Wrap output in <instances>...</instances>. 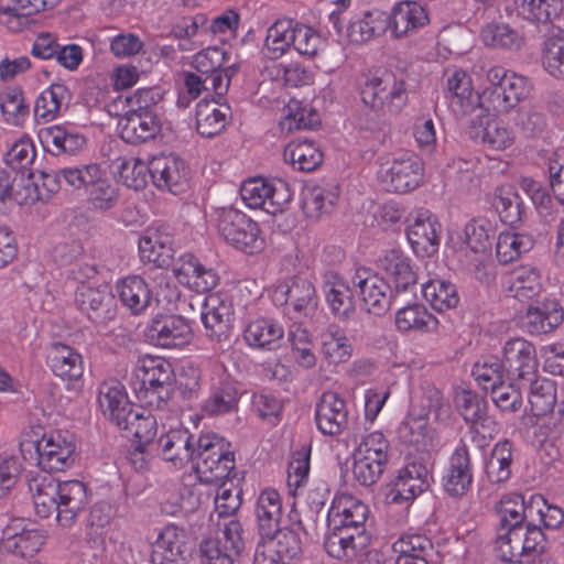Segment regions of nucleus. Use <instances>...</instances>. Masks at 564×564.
Masks as SVG:
<instances>
[{"instance_id":"nucleus-42","label":"nucleus","mask_w":564,"mask_h":564,"mask_svg":"<svg viewBox=\"0 0 564 564\" xmlns=\"http://www.w3.org/2000/svg\"><path fill=\"white\" fill-rule=\"evenodd\" d=\"M293 19H278L267 30L263 54L269 59H278L291 48Z\"/></svg>"},{"instance_id":"nucleus-63","label":"nucleus","mask_w":564,"mask_h":564,"mask_svg":"<svg viewBox=\"0 0 564 564\" xmlns=\"http://www.w3.org/2000/svg\"><path fill=\"white\" fill-rule=\"evenodd\" d=\"M105 171L97 163L64 167L65 185L87 193Z\"/></svg>"},{"instance_id":"nucleus-8","label":"nucleus","mask_w":564,"mask_h":564,"mask_svg":"<svg viewBox=\"0 0 564 564\" xmlns=\"http://www.w3.org/2000/svg\"><path fill=\"white\" fill-rule=\"evenodd\" d=\"M379 178L388 192L408 193L416 188L423 176V166L419 158L402 154L380 165Z\"/></svg>"},{"instance_id":"nucleus-6","label":"nucleus","mask_w":564,"mask_h":564,"mask_svg":"<svg viewBox=\"0 0 564 564\" xmlns=\"http://www.w3.org/2000/svg\"><path fill=\"white\" fill-rule=\"evenodd\" d=\"M217 215L218 234L235 248L254 253L262 247L259 227L246 214L235 208H220Z\"/></svg>"},{"instance_id":"nucleus-12","label":"nucleus","mask_w":564,"mask_h":564,"mask_svg":"<svg viewBox=\"0 0 564 564\" xmlns=\"http://www.w3.org/2000/svg\"><path fill=\"white\" fill-rule=\"evenodd\" d=\"M150 176L159 189L176 195L187 188L189 169L178 155L162 154L150 161Z\"/></svg>"},{"instance_id":"nucleus-29","label":"nucleus","mask_w":564,"mask_h":564,"mask_svg":"<svg viewBox=\"0 0 564 564\" xmlns=\"http://www.w3.org/2000/svg\"><path fill=\"white\" fill-rule=\"evenodd\" d=\"M393 550L399 553L395 564H431L436 555L432 541L422 534L401 536Z\"/></svg>"},{"instance_id":"nucleus-7","label":"nucleus","mask_w":564,"mask_h":564,"mask_svg":"<svg viewBox=\"0 0 564 564\" xmlns=\"http://www.w3.org/2000/svg\"><path fill=\"white\" fill-rule=\"evenodd\" d=\"M200 318L206 336L220 348L230 345L234 305L228 296L210 293L206 296Z\"/></svg>"},{"instance_id":"nucleus-58","label":"nucleus","mask_w":564,"mask_h":564,"mask_svg":"<svg viewBox=\"0 0 564 564\" xmlns=\"http://www.w3.org/2000/svg\"><path fill=\"white\" fill-rule=\"evenodd\" d=\"M465 241L475 253H482L491 248L495 228L490 220L478 217L465 226Z\"/></svg>"},{"instance_id":"nucleus-39","label":"nucleus","mask_w":564,"mask_h":564,"mask_svg":"<svg viewBox=\"0 0 564 564\" xmlns=\"http://www.w3.org/2000/svg\"><path fill=\"white\" fill-rule=\"evenodd\" d=\"M542 65L555 78H564V31L550 26L542 47Z\"/></svg>"},{"instance_id":"nucleus-52","label":"nucleus","mask_w":564,"mask_h":564,"mask_svg":"<svg viewBox=\"0 0 564 564\" xmlns=\"http://www.w3.org/2000/svg\"><path fill=\"white\" fill-rule=\"evenodd\" d=\"M435 325L434 316L421 304L408 305L395 314V326L401 332L430 330Z\"/></svg>"},{"instance_id":"nucleus-23","label":"nucleus","mask_w":564,"mask_h":564,"mask_svg":"<svg viewBox=\"0 0 564 564\" xmlns=\"http://www.w3.org/2000/svg\"><path fill=\"white\" fill-rule=\"evenodd\" d=\"M98 403L102 414L118 427L134 410L124 388L118 381L104 382L99 387Z\"/></svg>"},{"instance_id":"nucleus-25","label":"nucleus","mask_w":564,"mask_h":564,"mask_svg":"<svg viewBox=\"0 0 564 564\" xmlns=\"http://www.w3.org/2000/svg\"><path fill=\"white\" fill-rule=\"evenodd\" d=\"M231 117L230 106L213 98H204L196 106V129L206 138H213L220 133Z\"/></svg>"},{"instance_id":"nucleus-37","label":"nucleus","mask_w":564,"mask_h":564,"mask_svg":"<svg viewBox=\"0 0 564 564\" xmlns=\"http://www.w3.org/2000/svg\"><path fill=\"white\" fill-rule=\"evenodd\" d=\"M132 384L154 387L172 391L174 372L171 364L163 358H149L135 370Z\"/></svg>"},{"instance_id":"nucleus-20","label":"nucleus","mask_w":564,"mask_h":564,"mask_svg":"<svg viewBox=\"0 0 564 564\" xmlns=\"http://www.w3.org/2000/svg\"><path fill=\"white\" fill-rule=\"evenodd\" d=\"M161 120L156 111H127L120 118V138L130 144H140L154 139L161 131Z\"/></svg>"},{"instance_id":"nucleus-36","label":"nucleus","mask_w":564,"mask_h":564,"mask_svg":"<svg viewBox=\"0 0 564 564\" xmlns=\"http://www.w3.org/2000/svg\"><path fill=\"white\" fill-rule=\"evenodd\" d=\"M324 293L333 313L339 317H348L355 310V297L349 285L336 273L325 275Z\"/></svg>"},{"instance_id":"nucleus-30","label":"nucleus","mask_w":564,"mask_h":564,"mask_svg":"<svg viewBox=\"0 0 564 564\" xmlns=\"http://www.w3.org/2000/svg\"><path fill=\"white\" fill-rule=\"evenodd\" d=\"M48 365L57 377L78 383L84 373L83 357L74 348L62 343L52 345Z\"/></svg>"},{"instance_id":"nucleus-56","label":"nucleus","mask_w":564,"mask_h":564,"mask_svg":"<svg viewBox=\"0 0 564 564\" xmlns=\"http://www.w3.org/2000/svg\"><path fill=\"white\" fill-rule=\"evenodd\" d=\"M523 527H510L505 530L498 529L496 550L501 561L510 563L521 562L523 551Z\"/></svg>"},{"instance_id":"nucleus-35","label":"nucleus","mask_w":564,"mask_h":564,"mask_svg":"<svg viewBox=\"0 0 564 564\" xmlns=\"http://www.w3.org/2000/svg\"><path fill=\"white\" fill-rule=\"evenodd\" d=\"M491 205L500 220L511 227L522 223L525 215L521 196L510 185L499 186L495 189Z\"/></svg>"},{"instance_id":"nucleus-4","label":"nucleus","mask_w":564,"mask_h":564,"mask_svg":"<svg viewBox=\"0 0 564 564\" xmlns=\"http://www.w3.org/2000/svg\"><path fill=\"white\" fill-rule=\"evenodd\" d=\"M408 75L383 70L366 79L360 88L362 102L376 112L399 113L408 102Z\"/></svg>"},{"instance_id":"nucleus-13","label":"nucleus","mask_w":564,"mask_h":564,"mask_svg":"<svg viewBox=\"0 0 564 564\" xmlns=\"http://www.w3.org/2000/svg\"><path fill=\"white\" fill-rule=\"evenodd\" d=\"M432 474L427 467L419 462L405 465L387 494L391 503H402L413 500L429 489Z\"/></svg>"},{"instance_id":"nucleus-44","label":"nucleus","mask_w":564,"mask_h":564,"mask_svg":"<svg viewBox=\"0 0 564 564\" xmlns=\"http://www.w3.org/2000/svg\"><path fill=\"white\" fill-rule=\"evenodd\" d=\"M68 89L63 84H52L43 90L35 100L34 115L46 121L55 119L62 111L67 109Z\"/></svg>"},{"instance_id":"nucleus-9","label":"nucleus","mask_w":564,"mask_h":564,"mask_svg":"<svg viewBox=\"0 0 564 564\" xmlns=\"http://www.w3.org/2000/svg\"><path fill=\"white\" fill-rule=\"evenodd\" d=\"M501 360L509 381L533 380L538 372L535 347L522 337H514L505 343Z\"/></svg>"},{"instance_id":"nucleus-16","label":"nucleus","mask_w":564,"mask_h":564,"mask_svg":"<svg viewBox=\"0 0 564 564\" xmlns=\"http://www.w3.org/2000/svg\"><path fill=\"white\" fill-rule=\"evenodd\" d=\"M387 19V30L393 39L409 37L429 23L425 9L416 1H400L393 6Z\"/></svg>"},{"instance_id":"nucleus-38","label":"nucleus","mask_w":564,"mask_h":564,"mask_svg":"<svg viewBox=\"0 0 564 564\" xmlns=\"http://www.w3.org/2000/svg\"><path fill=\"white\" fill-rule=\"evenodd\" d=\"M368 507L351 495L343 494L333 499L327 517L334 519L335 523L366 524L368 519Z\"/></svg>"},{"instance_id":"nucleus-62","label":"nucleus","mask_w":564,"mask_h":564,"mask_svg":"<svg viewBox=\"0 0 564 564\" xmlns=\"http://www.w3.org/2000/svg\"><path fill=\"white\" fill-rule=\"evenodd\" d=\"M476 381L485 391H489L505 381L506 370L502 360L489 357L477 361L471 371Z\"/></svg>"},{"instance_id":"nucleus-34","label":"nucleus","mask_w":564,"mask_h":564,"mask_svg":"<svg viewBox=\"0 0 564 564\" xmlns=\"http://www.w3.org/2000/svg\"><path fill=\"white\" fill-rule=\"evenodd\" d=\"M39 137L54 155L62 153L75 154L83 150L86 139L83 134L75 132L65 126H51L43 128Z\"/></svg>"},{"instance_id":"nucleus-40","label":"nucleus","mask_w":564,"mask_h":564,"mask_svg":"<svg viewBox=\"0 0 564 564\" xmlns=\"http://www.w3.org/2000/svg\"><path fill=\"white\" fill-rule=\"evenodd\" d=\"M512 462V443L509 440L498 442L486 462L485 473L488 481L494 485L507 481L511 476Z\"/></svg>"},{"instance_id":"nucleus-49","label":"nucleus","mask_w":564,"mask_h":564,"mask_svg":"<svg viewBox=\"0 0 564 564\" xmlns=\"http://www.w3.org/2000/svg\"><path fill=\"white\" fill-rule=\"evenodd\" d=\"M509 291L519 301L531 300L542 291L540 272L533 267H520L512 271Z\"/></svg>"},{"instance_id":"nucleus-45","label":"nucleus","mask_w":564,"mask_h":564,"mask_svg":"<svg viewBox=\"0 0 564 564\" xmlns=\"http://www.w3.org/2000/svg\"><path fill=\"white\" fill-rule=\"evenodd\" d=\"M119 429L124 432L126 437H132L134 443L141 446L156 445L154 442L156 420L151 414L145 415L144 411L133 410Z\"/></svg>"},{"instance_id":"nucleus-10","label":"nucleus","mask_w":564,"mask_h":564,"mask_svg":"<svg viewBox=\"0 0 564 564\" xmlns=\"http://www.w3.org/2000/svg\"><path fill=\"white\" fill-rule=\"evenodd\" d=\"M149 343L163 348L180 347L188 343L192 337L189 322L175 314H158L145 328Z\"/></svg>"},{"instance_id":"nucleus-41","label":"nucleus","mask_w":564,"mask_h":564,"mask_svg":"<svg viewBox=\"0 0 564 564\" xmlns=\"http://www.w3.org/2000/svg\"><path fill=\"white\" fill-rule=\"evenodd\" d=\"M119 299L133 314L144 311L151 302V291L139 275L127 276L117 285Z\"/></svg>"},{"instance_id":"nucleus-59","label":"nucleus","mask_w":564,"mask_h":564,"mask_svg":"<svg viewBox=\"0 0 564 564\" xmlns=\"http://www.w3.org/2000/svg\"><path fill=\"white\" fill-rule=\"evenodd\" d=\"M117 173L123 184L135 191L147 186L148 175H150V162L147 164L138 158L123 159L116 161Z\"/></svg>"},{"instance_id":"nucleus-19","label":"nucleus","mask_w":564,"mask_h":564,"mask_svg":"<svg viewBox=\"0 0 564 564\" xmlns=\"http://www.w3.org/2000/svg\"><path fill=\"white\" fill-rule=\"evenodd\" d=\"M315 421L324 435L340 434L348 424V411L344 399L335 392H324L316 404Z\"/></svg>"},{"instance_id":"nucleus-57","label":"nucleus","mask_w":564,"mask_h":564,"mask_svg":"<svg viewBox=\"0 0 564 564\" xmlns=\"http://www.w3.org/2000/svg\"><path fill=\"white\" fill-rule=\"evenodd\" d=\"M239 391L234 383L224 382L214 388L205 401L203 411L208 415H219L236 410Z\"/></svg>"},{"instance_id":"nucleus-17","label":"nucleus","mask_w":564,"mask_h":564,"mask_svg":"<svg viewBox=\"0 0 564 564\" xmlns=\"http://www.w3.org/2000/svg\"><path fill=\"white\" fill-rule=\"evenodd\" d=\"M285 296L288 313L292 318L310 316L317 307V296L313 283L301 276H294L275 291Z\"/></svg>"},{"instance_id":"nucleus-15","label":"nucleus","mask_w":564,"mask_h":564,"mask_svg":"<svg viewBox=\"0 0 564 564\" xmlns=\"http://www.w3.org/2000/svg\"><path fill=\"white\" fill-rule=\"evenodd\" d=\"M75 303L93 323L106 326L116 316V302L107 289L82 285L77 289Z\"/></svg>"},{"instance_id":"nucleus-51","label":"nucleus","mask_w":564,"mask_h":564,"mask_svg":"<svg viewBox=\"0 0 564 564\" xmlns=\"http://www.w3.org/2000/svg\"><path fill=\"white\" fill-rule=\"evenodd\" d=\"M519 383L529 388V402L535 415L545 414L552 409L555 401V389L550 380L540 378L535 372L533 380H523Z\"/></svg>"},{"instance_id":"nucleus-27","label":"nucleus","mask_w":564,"mask_h":564,"mask_svg":"<svg viewBox=\"0 0 564 564\" xmlns=\"http://www.w3.org/2000/svg\"><path fill=\"white\" fill-rule=\"evenodd\" d=\"M473 482L471 464L466 444L457 447L449 458L444 489L453 497L467 492Z\"/></svg>"},{"instance_id":"nucleus-26","label":"nucleus","mask_w":564,"mask_h":564,"mask_svg":"<svg viewBox=\"0 0 564 564\" xmlns=\"http://www.w3.org/2000/svg\"><path fill=\"white\" fill-rule=\"evenodd\" d=\"M156 451L175 466L195 462L193 436L187 430H171L156 441Z\"/></svg>"},{"instance_id":"nucleus-32","label":"nucleus","mask_w":564,"mask_h":564,"mask_svg":"<svg viewBox=\"0 0 564 564\" xmlns=\"http://www.w3.org/2000/svg\"><path fill=\"white\" fill-rule=\"evenodd\" d=\"M254 512L261 539L272 538L279 531L282 514L279 492L274 489L263 490L258 497Z\"/></svg>"},{"instance_id":"nucleus-64","label":"nucleus","mask_w":564,"mask_h":564,"mask_svg":"<svg viewBox=\"0 0 564 564\" xmlns=\"http://www.w3.org/2000/svg\"><path fill=\"white\" fill-rule=\"evenodd\" d=\"M86 194L91 205L100 210L112 208L119 198V191L109 178L107 171L102 173V176L96 181Z\"/></svg>"},{"instance_id":"nucleus-3","label":"nucleus","mask_w":564,"mask_h":564,"mask_svg":"<svg viewBox=\"0 0 564 564\" xmlns=\"http://www.w3.org/2000/svg\"><path fill=\"white\" fill-rule=\"evenodd\" d=\"M488 85L476 97L480 113L490 110L497 113H507L530 94L529 82L524 76L509 73L500 66L487 72Z\"/></svg>"},{"instance_id":"nucleus-22","label":"nucleus","mask_w":564,"mask_h":564,"mask_svg":"<svg viewBox=\"0 0 564 564\" xmlns=\"http://www.w3.org/2000/svg\"><path fill=\"white\" fill-rule=\"evenodd\" d=\"M564 319V311L557 301L545 299L535 301L528 307L524 325L532 335L546 334L558 327Z\"/></svg>"},{"instance_id":"nucleus-46","label":"nucleus","mask_w":564,"mask_h":564,"mask_svg":"<svg viewBox=\"0 0 564 564\" xmlns=\"http://www.w3.org/2000/svg\"><path fill=\"white\" fill-rule=\"evenodd\" d=\"M519 14L525 20L542 23L549 32L552 19L562 12V0H516Z\"/></svg>"},{"instance_id":"nucleus-50","label":"nucleus","mask_w":564,"mask_h":564,"mask_svg":"<svg viewBox=\"0 0 564 564\" xmlns=\"http://www.w3.org/2000/svg\"><path fill=\"white\" fill-rule=\"evenodd\" d=\"M387 31V19L380 12L367 11L350 22L347 35L352 43H364Z\"/></svg>"},{"instance_id":"nucleus-60","label":"nucleus","mask_w":564,"mask_h":564,"mask_svg":"<svg viewBox=\"0 0 564 564\" xmlns=\"http://www.w3.org/2000/svg\"><path fill=\"white\" fill-rule=\"evenodd\" d=\"M337 198L335 192L315 186L303 193L302 208L308 217L318 218L333 209Z\"/></svg>"},{"instance_id":"nucleus-2","label":"nucleus","mask_w":564,"mask_h":564,"mask_svg":"<svg viewBox=\"0 0 564 564\" xmlns=\"http://www.w3.org/2000/svg\"><path fill=\"white\" fill-rule=\"evenodd\" d=\"M21 453L35 451L37 466L46 473H61L69 469L76 460V444L68 433L42 434L41 426H33L20 442Z\"/></svg>"},{"instance_id":"nucleus-5","label":"nucleus","mask_w":564,"mask_h":564,"mask_svg":"<svg viewBox=\"0 0 564 564\" xmlns=\"http://www.w3.org/2000/svg\"><path fill=\"white\" fill-rule=\"evenodd\" d=\"M389 442L381 432L365 436L354 452L352 475L359 485L369 487L381 477L388 463Z\"/></svg>"},{"instance_id":"nucleus-28","label":"nucleus","mask_w":564,"mask_h":564,"mask_svg":"<svg viewBox=\"0 0 564 564\" xmlns=\"http://www.w3.org/2000/svg\"><path fill=\"white\" fill-rule=\"evenodd\" d=\"M283 337V327L275 321L265 317L250 321L243 329L246 344L259 349L275 350L281 347Z\"/></svg>"},{"instance_id":"nucleus-31","label":"nucleus","mask_w":564,"mask_h":564,"mask_svg":"<svg viewBox=\"0 0 564 564\" xmlns=\"http://www.w3.org/2000/svg\"><path fill=\"white\" fill-rule=\"evenodd\" d=\"M174 272L181 282L186 283L196 292L212 291L219 281L218 274L212 269L203 265L193 254H184L180 267Z\"/></svg>"},{"instance_id":"nucleus-1","label":"nucleus","mask_w":564,"mask_h":564,"mask_svg":"<svg viewBox=\"0 0 564 564\" xmlns=\"http://www.w3.org/2000/svg\"><path fill=\"white\" fill-rule=\"evenodd\" d=\"M35 512L41 518L55 516L59 525L69 528L88 502L86 485L79 480L55 481L37 475L29 482Z\"/></svg>"},{"instance_id":"nucleus-21","label":"nucleus","mask_w":564,"mask_h":564,"mask_svg":"<svg viewBox=\"0 0 564 564\" xmlns=\"http://www.w3.org/2000/svg\"><path fill=\"white\" fill-rule=\"evenodd\" d=\"M440 225L427 213H419L408 225L406 238L414 253L419 257H431L440 246Z\"/></svg>"},{"instance_id":"nucleus-55","label":"nucleus","mask_w":564,"mask_h":564,"mask_svg":"<svg viewBox=\"0 0 564 564\" xmlns=\"http://www.w3.org/2000/svg\"><path fill=\"white\" fill-rule=\"evenodd\" d=\"M514 126L524 137L536 138L546 131L549 117L539 106H523L517 111Z\"/></svg>"},{"instance_id":"nucleus-33","label":"nucleus","mask_w":564,"mask_h":564,"mask_svg":"<svg viewBox=\"0 0 564 564\" xmlns=\"http://www.w3.org/2000/svg\"><path fill=\"white\" fill-rule=\"evenodd\" d=\"M173 239L160 228H150L139 239V250L142 259L155 263L158 267L167 265L174 258Z\"/></svg>"},{"instance_id":"nucleus-43","label":"nucleus","mask_w":564,"mask_h":564,"mask_svg":"<svg viewBox=\"0 0 564 564\" xmlns=\"http://www.w3.org/2000/svg\"><path fill=\"white\" fill-rule=\"evenodd\" d=\"M285 162L302 172H311L323 162L322 151L312 141H299L290 143L283 152Z\"/></svg>"},{"instance_id":"nucleus-14","label":"nucleus","mask_w":564,"mask_h":564,"mask_svg":"<svg viewBox=\"0 0 564 564\" xmlns=\"http://www.w3.org/2000/svg\"><path fill=\"white\" fill-rule=\"evenodd\" d=\"M191 553L188 536L184 529L166 525L152 546V564H186Z\"/></svg>"},{"instance_id":"nucleus-53","label":"nucleus","mask_w":564,"mask_h":564,"mask_svg":"<svg viewBox=\"0 0 564 564\" xmlns=\"http://www.w3.org/2000/svg\"><path fill=\"white\" fill-rule=\"evenodd\" d=\"M423 295L436 311L454 308L459 303L456 286L445 280H431L423 285Z\"/></svg>"},{"instance_id":"nucleus-47","label":"nucleus","mask_w":564,"mask_h":564,"mask_svg":"<svg viewBox=\"0 0 564 564\" xmlns=\"http://www.w3.org/2000/svg\"><path fill=\"white\" fill-rule=\"evenodd\" d=\"M534 245L531 235L512 231L501 232L496 245L497 259L502 264H508L530 251Z\"/></svg>"},{"instance_id":"nucleus-54","label":"nucleus","mask_w":564,"mask_h":564,"mask_svg":"<svg viewBox=\"0 0 564 564\" xmlns=\"http://www.w3.org/2000/svg\"><path fill=\"white\" fill-rule=\"evenodd\" d=\"M322 352L332 364L345 362L351 356V346L337 325H330L322 334Z\"/></svg>"},{"instance_id":"nucleus-11","label":"nucleus","mask_w":564,"mask_h":564,"mask_svg":"<svg viewBox=\"0 0 564 564\" xmlns=\"http://www.w3.org/2000/svg\"><path fill=\"white\" fill-rule=\"evenodd\" d=\"M354 284L359 289V294L365 310L376 316H382L391 306L393 291L382 276L362 268L356 271Z\"/></svg>"},{"instance_id":"nucleus-61","label":"nucleus","mask_w":564,"mask_h":564,"mask_svg":"<svg viewBox=\"0 0 564 564\" xmlns=\"http://www.w3.org/2000/svg\"><path fill=\"white\" fill-rule=\"evenodd\" d=\"M500 521L499 528L523 527L525 521V497L520 494L507 496L500 500L498 509Z\"/></svg>"},{"instance_id":"nucleus-24","label":"nucleus","mask_w":564,"mask_h":564,"mask_svg":"<svg viewBox=\"0 0 564 564\" xmlns=\"http://www.w3.org/2000/svg\"><path fill=\"white\" fill-rule=\"evenodd\" d=\"M446 75V97L451 99L453 106H457L462 113L470 115L479 110L471 78L467 72L459 68L447 69Z\"/></svg>"},{"instance_id":"nucleus-18","label":"nucleus","mask_w":564,"mask_h":564,"mask_svg":"<svg viewBox=\"0 0 564 564\" xmlns=\"http://www.w3.org/2000/svg\"><path fill=\"white\" fill-rule=\"evenodd\" d=\"M377 268L394 285L395 293L411 291L417 283V274L411 259L399 249L386 251L377 260Z\"/></svg>"},{"instance_id":"nucleus-48","label":"nucleus","mask_w":564,"mask_h":564,"mask_svg":"<svg viewBox=\"0 0 564 564\" xmlns=\"http://www.w3.org/2000/svg\"><path fill=\"white\" fill-rule=\"evenodd\" d=\"M481 41L486 46L502 50H519L523 45V36L509 24L489 23L480 31Z\"/></svg>"}]
</instances>
